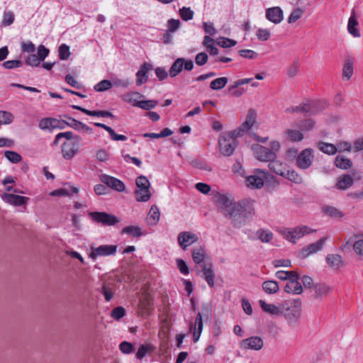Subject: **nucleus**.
<instances>
[{
    "mask_svg": "<svg viewBox=\"0 0 363 363\" xmlns=\"http://www.w3.org/2000/svg\"><path fill=\"white\" fill-rule=\"evenodd\" d=\"M217 202L221 213L235 228H240L245 225L247 218L255 214L254 201L251 199L235 202L224 195H218Z\"/></svg>",
    "mask_w": 363,
    "mask_h": 363,
    "instance_id": "obj_1",
    "label": "nucleus"
},
{
    "mask_svg": "<svg viewBox=\"0 0 363 363\" xmlns=\"http://www.w3.org/2000/svg\"><path fill=\"white\" fill-rule=\"evenodd\" d=\"M281 315L288 326L294 328L299 325L301 316V301L299 298L286 300L281 303Z\"/></svg>",
    "mask_w": 363,
    "mask_h": 363,
    "instance_id": "obj_2",
    "label": "nucleus"
},
{
    "mask_svg": "<svg viewBox=\"0 0 363 363\" xmlns=\"http://www.w3.org/2000/svg\"><path fill=\"white\" fill-rule=\"evenodd\" d=\"M325 101H311L301 104L298 106H291L286 109V113H303L308 115H315L327 107Z\"/></svg>",
    "mask_w": 363,
    "mask_h": 363,
    "instance_id": "obj_3",
    "label": "nucleus"
},
{
    "mask_svg": "<svg viewBox=\"0 0 363 363\" xmlns=\"http://www.w3.org/2000/svg\"><path fill=\"white\" fill-rule=\"evenodd\" d=\"M238 135L231 134V131L228 133H223L220 135L218 143L219 150L224 156H230L233 154L236 147V139Z\"/></svg>",
    "mask_w": 363,
    "mask_h": 363,
    "instance_id": "obj_4",
    "label": "nucleus"
},
{
    "mask_svg": "<svg viewBox=\"0 0 363 363\" xmlns=\"http://www.w3.org/2000/svg\"><path fill=\"white\" fill-rule=\"evenodd\" d=\"M279 232L285 239L291 242L296 243L297 240L306 235L315 232V230H312L307 225H301L293 228H284L279 230Z\"/></svg>",
    "mask_w": 363,
    "mask_h": 363,
    "instance_id": "obj_5",
    "label": "nucleus"
},
{
    "mask_svg": "<svg viewBox=\"0 0 363 363\" xmlns=\"http://www.w3.org/2000/svg\"><path fill=\"white\" fill-rule=\"evenodd\" d=\"M272 177L267 170L257 169L252 175L246 178V184L252 189H260L263 186L264 181H269Z\"/></svg>",
    "mask_w": 363,
    "mask_h": 363,
    "instance_id": "obj_6",
    "label": "nucleus"
},
{
    "mask_svg": "<svg viewBox=\"0 0 363 363\" xmlns=\"http://www.w3.org/2000/svg\"><path fill=\"white\" fill-rule=\"evenodd\" d=\"M81 141V137L75 135L74 140L67 141L62 144V154L65 160H71L77 155Z\"/></svg>",
    "mask_w": 363,
    "mask_h": 363,
    "instance_id": "obj_7",
    "label": "nucleus"
},
{
    "mask_svg": "<svg viewBox=\"0 0 363 363\" xmlns=\"http://www.w3.org/2000/svg\"><path fill=\"white\" fill-rule=\"evenodd\" d=\"M88 216L92 220L96 223H100L103 225H114L118 222V218L106 212H89Z\"/></svg>",
    "mask_w": 363,
    "mask_h": 363,
    "instance_id": "obj_8",
    "label": "nucleus"
},
{
    "mask_svg": "<svg viewBox=\"0 0 363 363\" xmlns=\"http://www.w3.org/2000/svg\"><path fill=\"white\" fill-rule=\"evenodd\" d=\"M251 149L255 157L259 161L267 162L272 159L277 158V155L273 154L272 151H269V148L267 147L255 144L252 145Z\"/></svg>",
    "mask_w": 363,
    "mask_h": 363,
    "instance_id": "obj_9",
    "label": "nucleus"
},
{
    "mask_svg": "<svg viewBox=\"0 0 363 363\" xmlns=\"http://www.w3.org/2000/svg\"><path fill=\"white\" fill-rule=\"evenodd\" d=\"M257 113L253 109H250L246 117L245 122L237 129L232 130L231 134L238 135L239 137L243 135L245 133L249 130L256 123Z\"/></svg>",
    "mask_w": 363,
    "mask_h": 363,
    "instance_id": "obj_10",
    "label": "nucleus"
},
{
    "mask_svg": "<svg viewBox=\"0 0 363 363\" xmlns=\"http://www.w3.org/2000/svg\"><path fill=\"white\" fill-rule=\"evenodd\" d=\"M313 158V150L306 148L296 157V165L301 169H306L311 165Z\"/></svg>",
    "mask_w": 363,
    "mask_h": 363,
    "instance_id": "obj_11",
    "label": "nucleus"
},
{
    "mask_svg": "<svg viewBox=\"0 0 363 363\" xmlns=\"http://www.w3.org/2000/svg\"><path fill=\"white\" fill-rule=\"evenodd\" d=\"M117 248L118 246L116 245H103L97 247H91L90 257L96 259L98 257L114 255L117 251Z\"/></svg>",
    "mask_w": 363,
    "mask_h": 363,
    "instance_id": "obj_12",
    "label": "nucleus"
},
{
    "mask_svg": "<svg viewBox=\"0 0 363 363\" xmlns=\"http://www.w3.org/2000/svg\"><path fill=\"white\" fill-rule=\"evenodd\" d=\"M264 342L259 336H252L240 341V347L243 350L259 351L262 349Z\"/></svg>",
    "mask_w": 363,
    "mask_h": 363,
    "instance_id": "obj_13",
    "label": "nucleus"
},
{
    "mask_svg": "<svg viewBox=\"0 0 363 363\" xmlns=\"http://www.w3.org/2000/svg\"><path fill=\"white\" fill-rule=\"evenodd\" d=\"M99 179L103 184L107 186V187L111 188L118 192H122L125 189L123 182L116 177L103 174L99 177Z\"/></svg>",
    "mask_w": 363,
    "mask_h": 363,
    "instance_id": "obj_14",
    "label": "nucleus"
},
{
    "mask_svg": "<svg viewBox=\"0 0 363 363\" xmlns=\"http://www.w3.org/2000/svg\"><path fill=\"white\" fill-rule=\"evenodd\" d=\"M196 234L190 231H183L179 233L177 241L182 250H186L188 247L198 240Z\"/></svg>",
    "mask_w": 363,
    "mask_h": 363,
    "instance_id": "obj_15",
    "label": "nucleus"
},
{
    "mask_svg": "<svg viewBox=\"0 0 363 363\" xmlns=\"http://www.w3.org/2000/svg\"><path fill=\"white\" fill-rule=\"evenodd\" d=\"M327 238H322L318 241L307 245L306 247L302 249L300 252V255L303 258L308 257L310 255L316 253L320 251L325 245Z\"/></svg>",
    "mask_w": 363,
    "mask_h": 363,
    "instance_id": "obj_16",
    "label": "nucleus"
},
{
    "mask_svg": "<svg viewBox=\"0 0 363 363\" xmlns=\"http://www.w3.org/2000/svg\"><path fill=\"white\" fill-rule=\"evenodd\" d=\"M325 262L329 267L333 270H339L345 265L342 257L338 254H328L325 257Z\"/></svg>",
    "mask_w": 363,
    "mask_h": 363,
    "instance_id": "obj_17",
    "label": "nucleus"
},
{
    "mask_svg": "<svg viewBox=\"0 0 363 363\" xmlns=\"http://www.w3.org/2000/svg\"><path fill=\"white\" fill-rule=\"evenodd\" d=\"M1 198L5 202L16 206H21L26 204L29 200L28 197L8 193L3 194L1 195Z\"/></svg>",
    "mask_w": 363,
    "mask_h": 363,
    "instance_id": "obj_18",
    "label": "nucleus"
},
{
    "mask_svg": "<svg viewBox=\"0 0 363 363\" xmlns=\"http://www.w3.org/2000/svg\"><path fill=\"white\" fill-rule=\"evenodd\" d=\"M266 18L268 21L278 24L284 19V13L279 6H274L266 10Z\"/></svg>",
    "mask_w": 363,
    "mask_h": 363,
    "instance_id": "obj_19",
    "label": "nucleus"
},
{
    "mask_svg": "<svg viewBox=\"0 0 363 363\" xmlns=\"http://www.w3.org/2000/svg\"><path fill=\"white\" fill-rule=\"evenodd\" d=\"M313 291L315 298H322L332 293L333 287L324 282H318L313 286Z\"/></svg>",
    "mask_w": 363,
    "mask_h": 363,
    "instance_id": "obj_20",
    "label": "nucleus"
},
{
    "mask_svg": "<svg viewBox=\"0 0 363 363\" xmlns=\"http://www.w3.org/2000/svg\"><path fill=\"white\" fill-rule=\"evenodd\" d=\"M152 69V66L147 63H143L140 69L136 73V84L141 86L145 84L148 79L147 72Z\"/></svg>",
    "mask_w": 363,
    "mask_h": 363,
    "instance_id": "obj_21",
    "label": "nucleus"
},
{
    "mask_svg": "<svg viewBox=\"0 0 363 363\" xmlns=\"http://www.w3.org/2000/svg\"><path fill=\"white\" fill-rule=\"evenodd\" d=\"M64 117L68 119V123H67V125L79 131L86 132L87 133L91 134L93 133V130L91 128L89 127L87 125L77 121L76 119L69 117L67 115H64Z\"/></svg>",
    "mask_w": 363,
    "mask_h": 363,
    "instance_id": "obj_22",
    "label": "nucleus"
},
{
    "mask_svg": "<svg viewBox=\"0 0 363 363\" xmlns=\"http://www.w3.org/2000/svg\"><path fill=\"white\" fill-rule=\"evenodd\" d=\"M203 330L202 316L200 313H198L195 320L194 325L192 323L189 325V331L192 333L194 342H197L201 336Z\"/></svg>",
    "mask_w": 363,
    "mask_h": 363,
    "instance_id": "obj_23",
    "label": "nucleus"
},
{
    "mask_svg": "<svg viewBox=\"0 0 363 363\" xmlns=\"http://www.w3.org/2000/svg\"><path fill=\"white\" fill-rule=\"evenodd\" d=\"M192 259L196 265L201 268V276L204 277V251L202 247L194 249L192 252Z\"/></svg>",
    "mask_w": 363,
    "mask_h": 363,
    "instance_id": "obj_24",
    "label": "nucleus"
},
{
    "mask_svg": "<svg viewBox=\"0 0 363 363\" xmlns=\"http://www.w3.org/2000/svg\"><path fill=\"white\" fill-rule=\"evenodd\" d=\"M259 304L262 311L265 313H267L272 315H281V303H279V306H276L272 303H267L264 300H259Z\"/></svg>",
    "mask_w": 363,
    "mask_h": 363,
    "instance_id": "obj_25",
    "label": "nucleus"
},
{
    "mask_svg": "<svg viewBox=\"0 0 363 363\" xmlns=\"http://www.w3.org/2000/svg\"><path fill=\"white\" fill-rule=\"evenodd\" d=\"M268 167L271 171L281 177L285 176L284 173L287 169L286 164L278 160L272 159L269 162Z\"/></svg>",
    "mask_w": 363,
    "mask_h": 363,
    "instance_id": "obj_26",
    "label": "nucleus"
},
{
    "mask_svg": "<svg viewBox=\"0 0 363 363\" xmlns=\"http://www.w3.org/2000/svg\"><path fill=\"white\" fill-rule=\"evenodd\" d=\"M286 139L290 142L298 143L304 138L303 134L301 130L292 128H288L284 131Z\"/></svg>",
    "mask_w": 363,
    "mask_h": 363,
    "instance_id": "obj_27",
    "label": "nucleus"
},
{
    "mask_svg": "<svg viewBox=\"0 0 363 363\" xmlns=\"http://www.w3.org/2000/svg\"><path fill=\"white\" fill-rule=\"evenodd\" d=\"M156 350V347L151 343H145L139 346L135 357L138 359H143L145 355L152 354Z\"/></svg>",
    "mask_w": 363,
    "mask_h": 363,
    "instance_id": "obj_28",
    "label": "nucleus"
},
{
    "mask_svg": "<svg viewBox=\"0 0 363 363\" xmlns=\"http://www.w3.org/2000/svg\"><path fill=\"white\" fill-rule=\"evenodd\" d=\"M354 183L353 177L350 174H344L337 179L336 187L340 190L349 189Z\"/></svg>",
    "mask_w": 363,
    "mask_h": 363,
    "instance_id": "obj_29",
    "label": "nucleus"
},
{
    "mask_svg": "<svg viewBox=\"0 0 363 363\" xmlns=\"http://www.w3.org/2000/svg\"><path fill=\"white\" fill-rule=\"evenodd\" d=\"M358 22L355 18V12L353 11L349 18L347 23V30L354 38H359L361 34L359 30L357 28Z\"/></svg>",
    "mask_w": 363,
    "mask_h": 363,
    "instance_id": "obj_30",
    "label": "nucleus"
},
{
    "mask_svg": "<svg viewBox=\"0 0 363 363\" xmlns=\"http://www.w3.org/2000/svg\"><path fill=\"white\" fill-rule=\"evenodd\" d=\"M284 291L288 294H301L303 292V287L301 284L297 281H288L284 286Z\"/></svg>",
    "mask_w": 363,
    "mask_h": 363,
    "instance_id": "obj_31",
    "label": "nucleus"
},
{
    "mask_svg": "<svg viewBox=\"0 0 363 363\" xmlns=\"http://www.w3.org/2000/svg\"><path fill=\"white\" fill-rule=\"evenodd\" d=\"M59 120L52 118H45L40 121L39 128L42 130H50L57 129L58 125Z\"/></svg>",
    "mask_w": 363,
    "mask_h": 363,
    "instance_id": "obj_32",
    "label": "nucleus"
},
{
    "mask_svg": "<svg viewBox=\"0 0 363 363\" xmlns=\"http://www.w3.org/2000/svg\"><path fill=\"white\" fill-rule=\"evenodd\" d=\"M352 238L354 239L352 247L355 255L363 257V235L355 234Z\"/></svg>",
    "mask_w": 363,
    "mask_h": 363,
    "instance_id": "obj_33",
    "label": "nucleus"
},
{
    "mask_svg": "<svg viewBox=\"0 0 363 363\" xmlns=\"http://www.w3.org/2000/svg\"><path fill=\"white\" fill-rule=\"evenodd\" d=\"M262 290L267 294H277L279 290V286L277 281L274 280L264 281L262 284Z\"/></svg>",
    "mask_w": 363,
    "mask_h": 363,
    "instance_id": "obj_34",
    "label": "nucleus"
},
{
    "mask_svg": "<svg viewBox=\"0 0 363 363\" xmlns=\"http://www.w3.org/2000/svg\"><path fill=\"white\" fill-rule=\"evenodd\" d=\"M316 146L319 150L328 155H333L337 152L336 145L332 143L320 141Z\"/></svg>",
    "mask_w": 363,
    "mask_h": 363,
    "instance_id": "obj_35",
    "label": "nucleus"
},
{
    "mask_svg": "<svg viewBox=\"0 0 363 363\" xmlns=\"http://www.w3.org/2000/svg\"><path fill=\"white\" fill-rule=\"evenodd\" d=\"M157 104L158 102L157 101L152 99L144 101L133 100V105L134 106H137L146 111L154 108Z\"/></svg>",
    "mask_w": 363,
    "mask_h": 363,
    "instance_id": "obj_36",
    "label": "nucleus"
},
{
    "mask_svg": "<svg viewBox=\"0 0 363 363\" xmlns=\"http://www.w3.org/2000/svg\"><path fill=\"white\" fill-rule=\"evenodd\" d=\"M323 213L334 218H341L344 213L338 208L332 206H324L322 208Z\"/></svg>",
    "mask_w": 363,
    "mask_h": 363,
    "instance_id": "obj_37",
    "label": "nucleus"
},
{
    "mask_svg": "<svg viewBox=\"0 0 363 363\" xmlns=\"http://www.w3.org/2000/svg\"><path fill=\"white\" fill-rule=\"evenodd\" d=\"M114 284L110 282L103 284L101 292L106 301H110L113 297Z\"/></svg>",
    "mask_w": 363,
    "mask_h": 363,
    "instance_id": "obj_38",
    "label": "nucleus"
},
{
    "mask_svg": "<svg viewBox=\"0 0 363 363\" xmlns=\"http://www.w3.org/2000/svg\"><path fill=\"white\" fill-rule=\"evenodd\" d=\"M335 164L337 168L347 169L352 165V161L342 155H337L335 160Z\"/></svg>",
    "mask_w": 363,
    "mask_h": 363,
    "instance_id": "obj_39",
    "label": "nucleus"
},
{
    "mask_svg": "<svg viewBox=\"0 0 363 363\" xmlns=\"http://www.w3.org/2000/svg\"><path fill=\"white\" fill-rule=\"evenodd\" d=\"M184 59L178 58L174 61L169 69V75L172 77H176L183 69Z\"/></svg>",
    "mask_w": 363,
    "mask_h": 363,
    "instance_id": "obj_40",
    "label": "nucleus"
},
{
    "mask_svg": "<svg viewBox=\"0 0 363 363\" xmlns=\"http://www.w3.org/2000/svg\"><path fill=\"white\" fill-rule=\"evenodd\" d=\"M135 199L138 202H146L151 197V193L150 189H137L135 190Z\"/></svg>",
    "mask_w": 363,
    "mask_h": 363,
    "instance_id": "obj_41",
    "label": "nucleus"
},
{
    "mask_svg": "<svg viewBox=\"0 0 363 363\" xmlns=\"http://www.w3.org/2000/svg\"><path fill=\"white\" fill-rule=\"evenodd\" d=\"M216 44L223 48H229L237 45V41L225 37H219L215 40Z\"/></svg>",
    "mask_w": 363,
    "mask_h": 363,
    "instance_id": "obj_42",
    "label": "nucleus"
},
{
    "mask_svg": "<svg viewBox=\"0 0 363 363\" xmlns=\"http://www.w3.org/2000/svg\"><path fill=\"white\" fill-rule=\"evenodd\" d=\"M353 74V60L351 58H347L345 62L342 76L347 80H349Z\"/></svg>",
    "mask_w": 363,
    "mask_h": 363,
    "instance_id": "obj_43",
    "label": "nucleus"
},
{
    "mask_svg": "<svg viewBox=\"0 0 363 363\" xmlns=\"http://www.w3.org/2000/svg\"><path fill=\"white\" fill-rule=\"evenodd\" d=\"M122 234H128L133 237H140L143 235V232L139 226L128 225L123 228L121 230Z\"/></svg>",
    "mask_w": 363,
    "mask_h": 363,
    "instance_id": "obj_44",
    "label": "nucleus"
},
{
    "mask_svg": "<svg viewBox=\"0 0 363 363\" xmlns=\"http://www.w3.org/2000/svg\"><path fill=\"white\" fill-rule=\"evenodd\" d=\"M214 43H216L214 39L206 35V51L211 55H217L218 54V50Z\"/></svg>",
    "mask_w": 363,
    "mask_h": 363,
    "instance_id": "obj_45",
    "label": "nucleus"
},
{
    "mask_svg": "<svg viewBox=\"0 0 363 363\" xmlns=\"http://www.w3.org/2000/svg\"><path fill=\"white\" fill-rule=\"evenodd\" d=\"M284 174L285 176H283V177L288 179L295 184H301L303 182L302 177L299 175L295 170H289L286 169Z\"/></svg>",
    "mask_w": 363,
    "mask_h": 363,
    "instance_id": "obj_46",
    "label": "nucleus"
},
{
    "mask_svg": "<svg viewBox=\"0 0 363 363\" xmlns=\"http://www.w3.org/2000/svg\"><path fill=\"white\" fill-rule=\"evenodd\" d=\"M256 235L262 242H269L273 238V233L269 230L259 229L257 231Z\"/></svg>",
    "mask_w": 363,
    "mask_h": 363,
    "instance_id": "obj_47",
    "label": "nucleus"
},
{
    "mask_svg": "<svg viewBox=\"0 0 363 363\" xmlns=\"http://www.w3.org/2000/svg\"><path fill=\"white\" fill-rule=\"evenodd\" d=\"M160 213L158 208L152 206L150 210L148 222L150 225H155L160 220Z\"/></svg>",
    "mask_w": 363,
    "mask_h": 363,
    "instance_id": "obj_48",
    "label": "nucleus"
},
{
    "mask_svg": "<svg viewBox=\"0 0 363 363\" xmlns=\"http://www.w3.org/2000/svg\"><path fill=\"white\" fill-rule=\"evenodd\" d=\"M228 82V78L222 77L213 80L210 83V88L213 90H219L223 88Z\"/></svg>",
    "mask_w": 363,
    "mask_h": 363,
    "instance_id": "obj_49",
    "label": "nucleus"
},
{
    "mask_svg": "<svg viewBox=\"0 0 363 363\" xmlns=\"http://www.w3.org/2000/svg\"><path fill=\"white\" fill-rule=\"evenodd\" d=\"M315 122L311 118L305 119L298 122V125L303 131H310L315 127Z\"/></svg>",
    "mask_w": 363,
    "mask_h": 363,
    "instance_id": "obj_50",
    "label": "nucleus"
},
{
    "mask_svg": "<svg viewBox=\"0 0 363 363\" xmlns=\"http://www.w3.org/2000/svg\"><path fill=\"white\" fill-rule=\"evenodd\" d=\"M304 13V10L301 8H296L291 13L288 18L289 23H293L300 19Z\"/></svg>",
    "mask_w": 363,
    "mask_h": 363,
    "instance_id": "obj_51",
    "label": "nucleus"
},
{
    "mask_svg": "<svg viewBox=\"0 0 363 363\" xmlns=\"http://www.w3.org/2000/svg\"><path fill=\"white\" fill-rule=\"evenodd\" d=\"M5 157L12 163L16 164L21 160V156L16 152L6 150L4 152Z\"/></svg>",
    "mask_w": 363,
    "mask_h": 363,
    "instance_id": "obj_52",
    "label": "nucleus"
},
{
    "mask_svg": "<svg viewBox=\"0 0 363 363\" xmlns=\"http://www.w3.org/2000/svg\"><path fill=\"white\" fill-rule=\"evenodd\" d=\"M112 87V82L108 79H104L94 86L96 91H104Z\"/></svg>",
    "mask_w": 363,
    "mask_h": 363,
    "instance_id": "obj_53",
    "label": "nucleus"
},
{
    "mask_svg": "<svg viewBox=\"0 0 363 363\" xmlns=\"http://www.w3.org/2000/svg\"><path fill=\"white\" fill-rule=\"evenodd\" d=\"M137 189H145L150 188V183L149 180L145 176L138 177L135 180Z\"/></svg>",
    "mask_w": 363,
    "mask_h": 363,
    "instance_id": "obj_54",
    "label": "nucleus"
},
{
    "mask_svg": "<svg viewBox=\"0 0 363 363\" xmlns=\"http://www.w3.org/2000/svg\"><path fill=\"white\" fill-rule=\"evenodd\" d=\"M66 82L77 89H84V85L82 82L75 79L71 74H67L65 76Z\"/></svg>",
    "mask_w": 363,
    "mask_h": 363,
    "instance_id": "obj_55",
    "label": "nucleus"
},
{
    "mask_svg": "<svg viewBox=\"0 0 363 363\" xmlns=\"http://www.w3.org/2000/svg\"><path fill=\"white\" fill-rule=\"evenodd\" d=\"M215 273L211 267H206V281L207 282L208 285L213 288L215 286Z\"/></svg>",
    "mask_w": 363,
    "mask_h": 363,
    "instance_id": "obj_56",
    "label": "nucleus"
},
{
    "mask_svg": "<svg viewBox=\"0 0 363 363\" xmlns=\"http://www.w3.org/2000/svg\"><path fill=\"white\" fill-rule=\"evenodd\" d=\"M70 56L69 47L66 44H62L59 47V57L62 60H67Z\"/></svg>",
    "mask_w": 363,
    "mask_h": 363,
    "instance_id": "obj_57",
    "label": "nucleus"
},
{
    "mask_svg": "<svg viewBox=\"0 0 363 363\" xmlns=\"http://www.w3.org/2000/svg\"><path fill=\"white\" fill-rule=\"evenodd\" d=\"M13 120V115L7 111H0V124H9Z\"/></svg>",
    "mask_w": 363,
    "mask_h": 363,
    "instance_id": "obj_58",
    "label": "nucleus"
},
{
    "mask_svg": "<svg viewBox=\"0 0 363 363\" xmlns=\"http://www.w3.org/2000/svg\"><path fill=\"white\" fill-rule=\"evenodd\" d=\"M41 62V60L36 54L29 55L26 59V63L32 67H38Z\"/></svg>",
    "mask_w": 363,
    "mask_h": 363,
    "instance_id": "obj_59",
    "label": "nucleus"
},
{
    "mask_svg": "<svg viewBox=\"0 0 363 363\" xmlns=\"http://www.w3.org/2000/svg\"><path fill=\"white\" fill-rule=\"evenodd\" d=\"M256 35L259 40L266 41L270 38L271 33L267 28H259L257 30Z\"/></svg>",
    "mask_w": 363,
    "mask_h": 363,
    "instance_id": "obj_60",
    "label": "nucleus"
},
{
    "mask_svg": "<svg viewBox=\"0 0 363 363\" xmlns=\"http://www.w3.org/2000/svg\"><path fill=\"white\" fill-rule=\"evenodd\" d=\"M179 13L184 21H189L193 18L194 11L190 8L183 7L180 9Z\"/></svg>",
    "mask_w": 363,
    "mask_h": 363,
    "instance_id": "obj_61",
    "label": "nucleus"
},
{
    "mask_svg": "<svg viewBox=\"0 0 363 363\" xmlns=\"http://www.w3.org/2000/svg\"><path fill=\"white\" fill-rule=\"evenodd\" d=\"M119 349L123 354H128L133 352V345L129 342L123 341L119 345Z\"/></svg>",
    "mask_w": 363,
    "mask_h": 363,
    "instance_id": "obj_62",
    "label": "nucleus"
},
{
    "mask_svg": "<svg viewBox=\"0 0 363 363\" xmlns=\"http://www.w3.org/2000/svg\"><path fill=\"white\" fill-rule=\"evenodd\" d=\"M125 314V310L124 308L118 306L113 309L111 311V316L115 320H120Z\"/></svg>",
    "mask_w": 363,
    "mask_h": 363,
    "instance_id": "obj_63",
    "label": "nucleus"
},
{
    "mask_svg": "<svg viewBox=\"0 0 363 363\" xmlns=\"http://www.w3.org/2000/svg\"><path fill=\"white\" fill-rule=\"evenodd\" d=\"M239 54L241 57L250 60L256 59L258 54L252 50H240Z\"/></svg>",
    "mask_w": 363,
    "mask_h": 363,
    "instance_id": "obj_64",
    "label": "nucleus"
}]
</instances>
